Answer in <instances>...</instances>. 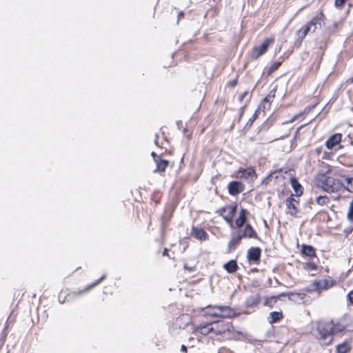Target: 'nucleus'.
<instances>
[{
	"label": "nucleus",
	"instance_id": "nucleus-1",
	"mask_svg": "<svg viewBox=\"0 0 353 353\" xmlns=\"http://www.w3.org/2000/svg\"><path fill=\"white\" fill-rule=\"evenodd\" d=\"M317 187L327 192H336L345 187L340 180L332 177L328 173H319L315 179Z\"/></svg>",
	"mask_w": 353,
	"mask_h": 353
},
{
	"label": "nucleus",
	"instance_id": "nucleus-2",
	"mask_svg": "<svg viewBox=\"0 0 353 353\" xmlns=\"http://www.w3.org/2000/svg\"><path fill=\"white\" fill-rule=\"evenodd\" d=\"M319 340L323 345H329L333 341V320L321 321L317 323Z\"/></svg>",
	"mask_w": 353,
	"mask_h": 353
},
{
	"label": "nucleus",
	"instance_id": "nucleus-3",
	"mask_svg": "<svg viewBox=\"0 0 353 353\" xmlns=\"http://www.w3.org/2000/svg\"><path fill=\"white\" fill-rule=\"evenodd\" d=\"M274 39L272 38H266L264 41L258 46H256L253 49L252 53V58L258 59L259 57L265 53L269 46L273 43Z\"/></svg>",
	"mask_w": 353,
	"mask_h": 353
},
{
	"label": "nucleus",
	"instance_id": "nucleus-4",
	"mask_svg": "<svg viewBox=\"0 0 353 353\" xmlns=\"http://www.w3.org/2000/svg\"><path fill=\"white\" fill-rule=\"evenodd\" d=\"M236 209V205H228L220 210L221 214L223 215V219L231 225H232V219Z\"/></svg>",
	"mask_w": 353,
	"mask_h": 353
},
{
	"label": "nucleus",
	"instance_id": "nucleus-5",
	"mask_svg": "<svg viewBox=\"0 0 353 353\" xmlns=\"http://www.w3.org/2000/svg\"><path fill=\"white\" fill-rule=\"evenodd\" d=\"M213 325L214 333L217 335L222 334L225 332H230L232 328L231 323L223 321H214Z\"/></svg>",
	"mask_w": 353,
	"mask_h": 353
},
{
	"label": "nucleus",
	"instance_id": "nucleus-6",
	"mask_svg": "<svg viewBox=\"0 0 353 353\" xmlns=\"http://www.w3.org/2000/svg\"><path fill=\"white\" fill-rule=\"evenodd\" d=\"M214 309H216L218 311L220 312V314H214L217 317L221 318H232L236 316V313L233 309L230 307L229 306H219L216 305V307H214Z\"/></svg>",
	"mask_w": 353,
	"mask_h": 353
},
{
	"label": "nucleus",
	"instance_id": "nucleus-7",
	"mask_svg": "<svg viewBox=\"0 0 353 353\" xmlns=\"http://www.w3.org/2000/svg\"><path fill=\"white\" fill-rule=\"evenodd\" d=\"M238 174L240 179L251 181H254L257 177L255 170L251 167L240 169Z\"/></svg>",
	"mask_w": 353,
	"mask_h": 353
},
{
	"label": "nucleus",
	"instance_id": "nucleus-8",
	"mask_svg": "<svg viewBox=\"0 0 353 353\" xmlns=\"http://www.w3.org/2000/svg\"><path fill=\"white\" fill-rule=\"evenodd\" d=\"M285 205L287 207V213L291 215H296L298 210L297 206L299 205L298 201L294 199L292 196H290L285 200Z\"/></svg>",
	"mask_w": 353,
	"mask_h": 353
},
{
	"label": "nucleus",
	"instance_id": "nucleus-9",
	"mask_svg": "<svg viewBox=\"0 0 353 353\" xmlns=\"http://www.w3.org/2000/svg\"><path fill=\"white\" fill-rule=\"evenodd\" d=\"M228 192L232 196H236L243 191V185L239 181H233L228 185Z\"/></svg>",
	"mask_w": 353,
	"mask_h": 353
},
{
	"label": "nucleus",
	"instance_id": "nucleus-10",
	"mask_svg": "<svg viewBox=\"0 0 353 353\" xmlns=\"http://www.w3.org/2000/svg\"><path fill=\"white\" fill-rule=\"evenodd\" d=\"M239 234L241 238H256L257 235L255 230L250 225L247 224L243 230H239L238 231Z\"/></svg>",
	"mask_w": 353,
	"mask_h": 353
},
{
	"label": "nucleus",
	"instance_id": "nucleus-11",
	"mask_svg": "<svg viewBox=\"0 0 353 353\" xmlns=\"http://www.w3.org/2000/svg\"><path fill=\"white\" fill-rule=\"evenodd\" d=\"M261 250L259 248H251L248 250L247 258L249 261H258L260 259Z\"/></svg>",
	"mask_w": 353,
	"mask_h": 353
},
{
	"label": "nucleus",
	"instance_id": "nucleus-12",
	"mask_svg": "<svg viewBox=\"0 0 353 353\" xmlns=\"http://www.w3.org/2000/svg\"><path fill=\"white\" fill-rule=\"evenodd\" d=\"M317 22V19H312L310 22H308L307 25H305L304 27H303L298 31V37L301 39L305 38L307 33L311 32L312 25H315V23H316Z\"/></svg>",
	"mask_w": 353,
	"mask_h": 353
},
{
	"label": "nucleus",
	"instance_id": "nucleus-13",
	"mask_svg": "<svg viewBox=\"0 0 353 353\" xmlns=\"http://www.w3.org/2000/svg\"><path fill=\"white\" fill-rule=\"evenodd\" d=\"M195 331L203 335H207L210 332H214L213 323L200 325L199 326L196 327Z\"/></svg>",
	"mask_w": 353,
	"mask_h": 353
},
{
	"label": "nucleus",
	"instance_id": "nucleus-14",
	"mask_svg": "<svg viewBox=\"0 0 353 353\" xmlns=\"http://www.w3.org/2000/svg\"><path fill=\"white\" fill-rule=\"evenodd\" d=\"M241 236L237 232L235 234H232L231 240L228 243V252H231L234 250L241 243Z\"/></svg>",
	"mask_w": 353,
	"mask_h": 353
},
{
	"label": "nucleus",
	"instance_id": "nucleus-15",
	"mask_svg": "<svg viewBox=\"0 0 353 353\" xmlns=\"http://www.w3.org/2000/svg\"><path fill=\"white\" fill-rule=\"evenodd\" d=\"M191 235L195 239H197L201 241H205L208 237V234L203 229L195 227L192 228Z\"/></svg>",
	"mask_w": 353,
	"mask_h": 353
},
{
	"label": "nucleus",
	"instance_id": "nucleus-16",
	"mask_svg": "<svg viewBox=\"0 0 353 353\" xmlns=\"http://www.w3.org/2000/svg\"><path fill=\"white\" fill-rule=\"evenodd\" d=\"M312 285L316 290H326L332 285V283L330 280L323 279L314 281Z\"/></svg>",
	"mask_w": 353,
	"mask_h": 353
},
{
	"label": "nucleus",
	"instance_id": "nucleus-17",
	"mask_svg": "<svg viewBox=\"0 0 353 353\" xmlns=\"http://www.w3.org/2000/svg\"><path fill=\"white\" fill-rule=\"evenodd\" d=\"M341 140V134H334L332 135L325 143L326 147L328 149H332L336 145H337Z\"/></svg>",
	"mask_w": 353,
	"mask_h": 353
},
{
	"label": "nucleus",
	"instance_id": "nucleus-18",
	"mask_svg": "<svg viewBox=\"0 0 353 353\" xmlns=\"http://www.w3.org/2000/svg\"><path fill=\"white\" fill-rule=\"evenodd\" d=\"M105 278V275H103L101 278H99L98 280H97L95 282L92 283V284L87 286L85 288H84L81 291H75L73 293L74 295H81L82 294H84L87 292H88L90 289L94 288L98 284H99Z\"/></svg>",
	"mask_w": 353,
	"mask_h": 353
},
{
	"label": "nucleus",
	"instance_id": "nucleus-19",
	"mask_svg": "<svg viewBox=\"0 0 353 353\" xmlns=\"http://www.w3.org/2000/svg\"><path fill=\"white\" fill-rule=\"evenodd\" d=\"M292 188L294 189L296 196H301L303 194V188L297 179L292 177L290 180Z\"/></svg>",
	"mask_w": 353,
	"mask_h": 353
},
{
	"label": "nucleus",
	"instance_id": "nucleus-20",
	"mask_svg": "<svg viewBox=\"0 0 353 353\" xmlns=\"http://www.w3.org/2000/svg\"><path fill=\"white\" fill-rule=\"evenodd\" d=\"M351 350L350 343L348 341H345L339 344L336 347V353H348Z\"/></svg>",
	"mask_w": 353,
	"mask_h": 353
},
{
	"label": "nucleus",
	"instance_id": "nucleus-21",
	"mask_svg": "<svg viewBox=\"0 0 353 353\" xmlns=\"http://www.w3.org/2000/svg\"><path fill=\"white\" fill-rule=\"evenodd\" d=\"M247 213H248V212H247V210L245 209L241 208L240 213H239V216L236 220V225L238 228H241L243 225V224L245 223V222L246 221V214H247Z\"/></svg>",
	"mask_w": 353,
	"mask_h": 353
},
{
	"label": "nucleus",
	"instance_id": "nucleus-22",
	"mask_svg": "<svg viewBox=\"0 0 353 353\" xmlns=\"http://www.w3.org/2000/svg\"><path fill=\"white\" fill-rule=\"evenodd\" d=\"M155 162L157 164V168L155 169V172L165 171L166 167L168 165V161L161 159L159 157H157V159H155Z\"/></svg>",
	"mask_w": 353,
	"mask_h": 353
},
{
	"label": "nucleus",
	"instance_id": "nucleus-23",
	"mask_svg": "<svg viewBox=\"0 0 353 353\" xmlns=\"http://www.w3.org/2000/svg\"><path fill=\"white\" fill-rule=\"evenodd\" d=\"M224 268L228 273H234L237 271L239 267L236 261L230 260L224 265Z\"/></svg>",
	"mask_w": 353,
	"mask_h": 353
},
{
	"label": "nucleus",
	"instance_id": "nucleus-24",
	"mask_svg": "<svg viewBox=\"0 0 353 353\" xmlns=\"http://www.w3.org/2000/svg\"><path fill=\"white\" fill-rule=\"evenodd\" d=\"M301 252H302V254L305 256H310V257L315 256V250L311 245H303L302 247Z\"/></svg>",
	"mask_w": 353,
	"mask_h": 353
},
{
	"label": "nucleus",
	"instance_id": "nucleus-25",
	"mask_svg": "<svg viewBox=\"0 0 353 353\" xmlns=\"http://www.w3.org/2000/svg\"><path fill=\"white\" fill-rule=\"evenodd\" d=\"M271 98L270 95L265 97L261 101L259 105V110H263L265 112V110H269L271 107Z\"/></svg>",
	"mask_w": 353,
	"mask_h": 353
},
{
	"label": "nucleus",
	"instance_id": "nucleus-26",
	"mask_svg": "<svg viewBox=\"0 0 353 353\" xmlns=\"http://www.w3.org/2000/svg\"><path fill=\"white\" fill-rule=\"evenodd\" d=\"M345 329V325L338 321L333 320V335L340 333Z\"/></svg>",
	"mask_w": 353,
	"mask_h": 353
},
{
	"label": "nucleus",
	"instance_id": "nucleus-27",
	"mask_svg": "<svg viewBox=\"0 0 353 353\" xmlns=\"http://www.w3.org/2000/svg\"><path fill=\"white\" fill-rule=\"evenodd\" d=\"M270 315L271 318L270 321V323H276L283 318V314L281 312H272Z\"/></svg>",
	"mask_w": 353,
	"mask_h": 353
},
{
	"label": "nucleus",
	"instance_id": "nucleus-28",
	"mask_svg": "<svg viewBox=\"0 0 353 353\" xmlns=\"http://www.w3.org/2000/svg\"><path fill=\"white\" fill-rule=\"evenodd\" d=\"M316 202L319 205H327L330 202V199L326 196H319L316 199Z\"/></svg>",
	"mask_w": 353,
	"mask_h": 353
},
{
	"label": "nucleus",
	"instance_id": "nucleus-29",
	"mask_svg": "<svg viewBox=\"0 0 353 353\" xmlns=\"http://www.w3.org/2000/svg\"><path fill=\"white\" fill-rule=\"evenodd\" d=\"M259 299L258 297L252 296L247 299L245 304L247 307H252L253 305H256L259 303Z\"/></svg>",
	"mask_w": 353,
	"mask_h": 353
},
{
	"label": "nucleus",
	"instance_id": "nucleus-30",
	"mask_svg": "<svg viewBox=\"0 0 353 353\" xmlns=\"http://www.w3.org/2000/svg\"><path fill=\"white\" fill-rule=\"evenodd\" d=\"M215 306H213V307H211V306H208L207 308L208 309V310L207 311H205L204 312V314L205 316H214V317H216L215 315H214V314H220V312L218 311L216 309H214Z\"/></svg>",
	"mask_w": 353,
	"mask_h": 353
},
{
	"label": "nucleus",
	"instance_id": "nucleus-31",
	"mask_svg": "<svg viewBox=\"0 0 353 353\" xmlns=\"http://www.w3.org/2000/svg\"><path fill=\"white\" fill-rule=\"evenodd\" d=\"M281 62H274L273 63L268 69V75H270L272 72L278 69L280 66Z\"/></svg>",
	"mask_w": 353,
	"mask_h": 353
},
{
	"label": "nucleus",
	"instance_id": "nucleus-32",
	"mask_svg": "<svg viewBox=\"0 0 353 353\" xmlns=\"http://www.w3.org/2000/svg\"><path fill=\"white\" fill-rule=\"evenodd\" d=\"M346 190L350 192H353V178H346Z\"/></svg>",
	"mask_w": 353,
	"mask_h": 353
},
{
	"label": "nucleus",
	"instance_id": "nucleus-33",
	"mask_svg": "<svg viewBox=\"0 0 353 353\" xmlns=\"http://www.w3.org/2000/svg\"><path fill=\"white\" fill-rule=\"evenodd\" d=\"M304 268L307 270H316L317 265L313 262H307L304 263Z\"/></svg>",
	"mask_w": 353,
	"mask_h": 353
},
{
	"label": "nucleus",
	"instance_id": "nucleus-34",
	"mask_svg": "<svg viewBox=\"0 0 353 353\" xmlns=\"http://www.w3.org/2000/svg\"><path fill=\"white\" fill-rule=\"evenodd\" d=\"M347 217L349 221H353V200L350 203Z\"/></svg>",
	"mask_w": 353,
	"mask_h": 353
},
{
	"label": "nucleus",
	"instance_id": "nucleus-35",
	"mask_svg": "<svg viewBox=\"0 0 353 353\" xmlns=\"http://www.w3.org/2000/svg\"><path fill=\"white\" fill-rule=\"evenodd\" d=\"M312 19H317L318 20V22L316 23H315V25H312V29H311V32H314L316 29L317 28L318 26H321V19L319 18V17H314Z\"/></svg>",
	"mask_w": 353,
	"mask_h": 353
},
{
	"label": "nucleus",
	"instance_id": "nucleus-36",
	"mask_svg": "<svg viewBox=\"0 0 353 353\" xmlns=\"http://www.w3.org/2000/svg\"><path fill=\"white\" fill-rule=\"evenodd\" d=\"M347 0H335L334 5L336 8H342Z\"/></svg>",
	"mask_w": 353,
	"mask_h": 353
},
{
	"label": "nucleus",
	"instance_id": "nucleus-37",
	"mask_svg": "<svg viewBox=\"0 0 353 353\" xmlns=\"http://www.w3.org/2000/svg\"><path fill=\"white\" fill-rule=\"evenodd\" d=\"M347 299H348L350 303L353 305V290L348 293Z\"/></svg>",
	"mask_w": 353,
	"mask_h": 353
},
{
	"label": "nucleus",
	"instance_id": "nucleus-38",
	"mask_svg": "<svg viewBox=\"0 0 353 353\" xmlns=\"http://www.w3.org/2000/svg\"><path fill=\"white\" fill-rule=\"evenodd\" d=\"M184 268L185 270H187L188 272H193L195 270V267L192 266V267H190L188 266L187 264H185L184 265Z\"/></svg>",
	"mask_w": 353,
	"mask_h": 353
},
{
	"label": "nucleus",
	"instance_id": "nucleus-39",
	"mask_svg": "<svg viewBox=\"0 0 353 353\" xmlns=\"http://www.w3.org/2000/svg\"><path fill=\"white\" fill-rule=\"evenodd\" d=\"M278 174L277 172H274L272 174H270L269 176H268V179L271 181L273 178H277L278 176L276 175Z\"/></svg>",
	"mask_w": 353,
	"mask_h": 353
},
{
	"label": "nucleus",
	"instance_id": "nucleus-40",
	"mask_svg": "<svg viewBox=\"0 0 353 353\" xmlns=\"http://www.w3.org/2000/svg\"><path fill=\"white\" fill-rule=\"evenodd\" d=\"M301 114V113L297 114L293 116L291 118V119L289 121V123H293Z\"/></svg>",
	"mask_w": 353,
	"mask_h": 353
},
{
	"label": "nucleus",
	"instance_id": "nucleus-41",
	"mask_svg": "<svg viewBox=\"0 0 353 353\" xmlns=\"http://www.w3.org/2000/svg\"><path fill=\"white\" fill-rule=\"evenodd\" d=\"M181 351L186 353L188 352L187 347L185 345L181 346Z\"/></svg>",
	"mask_w": 353,
	"mask_h": 353
},
{
	"label": "nucleus",
	"instance_id": "nucleus-42",
	"mask_svg": "<svg viewBox=\"0 0 353 353\" xmlns=\"http://www.w3.org/2000/svg\"><path fill=\"white\" fill-rule=\"evenodd\" d=\"M163 256H168V250L167 248L164 249L163 252Z\"/></svg>",
	"mask_w": 353,
	"mask_h": 353
},
{
	"label": "nucleus",
	"instance_id": "nucleus-43",
	"mask_svg": "<svg viewBox=\"0 0 353 353\" xmlns=\"http://www.w3.org/2000/svg\"><path fill=\"white\" fill-rule=\"evenodd\" d=\"M246 94H247V92H245L243 94H240L239 99L241 101Z\"/></svg>",
	"mask_w": 353,
	"mask_h": 353
},
{
	"label": "nucleus",
	"instance_id": "nucleus-44",
	"mask_svg": "<svg viewBox=\"0 0 353 353\" xmlns=\"http://www.w3.org/2000/svg\"><path fill=\"white\" fill-rule=\"evenodd\" d=\"M183 12H180L179 13L178 17L179 18V17H183Z\"/></svg>",
	"mask_w": 353,
	"mask_h": 353
},
{
	"label": "nucleus",
	"instance_id": "nucleus-45",
	"mask_svg": "<svg viewBox=\"0 0 353 353\" xmlns=\"http://www.w3.org/2000/svg\"><path fill=\"white\" fill-rule=\"evenodd\" d=\"M152 157H157V155H156L155 152H152ZM155 159H156V158H154V160H155Z\"/></svg>",
	"mask_w": 353,
	"mask_h": 353
},
{
	"label": "nucleus",
	"instance_id": "nucleus-46",
	"mask_svg": "<svg viewBox=\"0 0 353 353\" xmlns=\"http://www.w3.org/2000/svg\"><path fill=\"white\" fill-rule=\"evenodd\" d=\"M349 81L350 83H353V77L352 78H350Z\"/></svg>",
	"mask_w": 353,
	"mask_h": 353
}]
</instances>
